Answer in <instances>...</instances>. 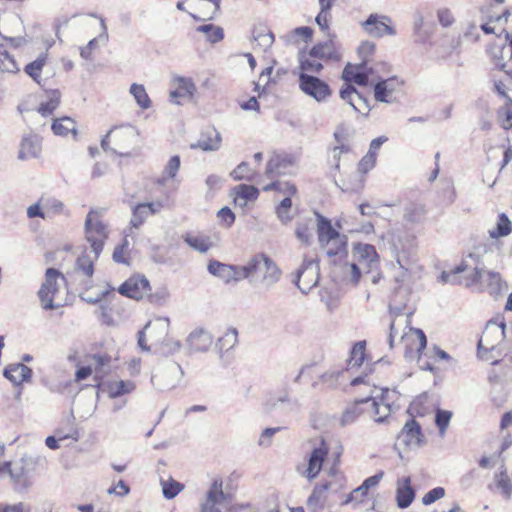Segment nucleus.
<instances>
[{
	"instance_id": "nucleus-37",
	"label": "nucleus",
	"mask_w": 512,
	"mask_h": 512,
	"mask_svg": "<svg viewBox=\"0 0 512 512\" xmlns=\"http://www.w3.org/2000/svg\"><path fill=\"white\" fill-rule=\"evenodd\" d=\"M31 375L32 370L23 363L11 364L4 370V376L15 385L29 380Z\"/></svg>"
},
{
	"instance_id": "nucleus-21",
	"label": "nucleus",
	"mask_w": 512,
	"mask_h": 512,
	"mask_svg": "<svg viewBox=\"0 0 512 512\" xmlns=\"http://www.w3.org/2000/svg\"><path fill=\"white\" fill-rule=\"evenodd\" d=\"M336 145L330 150V160L336 170H339L341 161L350 160L353 155L352 145L348 137L342 132L334 134Z\"/></svg>"
},
{
	"instance_id": "nucleus-15",
	"label": "nucleus",
	"mask_w": 512,
	"mask_h": 512,
	"mask_svg": "<svg viewBox=\"0 0 512 512\" xmlns=\"http://www.w3.org/2000/svg\"><path fill=\"white\" fill-rule=\"evenodd\" d=\"M298 82L301 91L318 102L327 100L332 94L329 84L314 75L299 74Z\"/></svg>"
},
{
	"instance_id": "nucleus-16",
	"label": "nucleus",
	"mask_w": 512,
	"mask_h": 512,
	"mask_svg": "<svg viewBox=\"0 0 512 512\" xmlns=\"http://www.w3.org/2000/svg\"><path fill=\"white\" fill-rule=\"evenodd\" d=\"M405 81L399 76H392L378 81L374 86V97L379 102H393L404 93Z\"/></svg>"
},
{
	"instance_id": "nucleus-40",
	"label": "nucleus",
	"mask_w": 512,
	"mask_h": 512,
	"mask_svg": "<svg viewBox=\"0 0 512 512\" xmlns=\"http://www.w3.org/2000/svg\"><path fill=\"white\" fill-rule=\"evenodd\" d=\"M188 342L191 348L196 351H207L213 343V337L209 332L197 329L190 333Z\"/></svg>"
},
{
	"instance_id": "nucleus-53",
	"label": "nucleus",
	"mask_w": 512,
	"mask_h": 512,
	"mask_svg": "<svg viewBox=\"0 0 512 512\" xmlns=\"http://www.w3.org/2000/svg\"><path fill=\"white\" fill-rule=\"evenodd\" d=\"M263 191H275L279 194H282L283 196H296L298 190L295 184L291 182H282L280 180H275L265 185L263 187Z\"/></svg>"
},
{
	"instance_id": "nucleus-17",
	"label": "nucleus",
	"mask_w": 512,
	"mask_h": 512,
	"mask_svg": "<svg viewBox=\"0 0 512 512\" xmlns=\"http://www.w3.org/2000/svg\"><path fill=\"white\" fill-rule=\"evenodd\" d=\"M296 163L297 158L293 154L274 153L267 162L265 174L270 179L288 174Z\"/></svg>"
},
{
	"instance_id": "nucleus-60",
	"label": "nucleus",
	"mask_w": 512,
	"mask_h": 512,
	"mask_svg": "<svg viewBox=\"0 0 512 512\" xmlns=\"http://www.w3.org/2000/svg\"><path fill=\"white\" fill-rule=\"evenodd\" d=\"M112 257L117 263L129 264L130 249L127 237H124L122 242L114 248Z\"/></svg>"
},
{
	"instance_id": "nucleus-41",
	"label": "nucleus",
	"mask_w": 512,
	"mask_h": 512,
	"mask_svg": "<svg viewBox=\"0 0 512 512\" xmlns=\"http://www.w3.org/2000/svg\"><path fill=\"white\" fill-rule=\"evenodd\" d=\"M317 233L321 246L325 243H329L330 240L339 239V237L342 236L334 229L331 221L321 215L318 216Z\"/></svg>"
},
{
	"instance_id": "nucleus-64",
	"label": "nucleus",
	"mask_w": 512,
	"mask_h": 512,
	"mask_svg": "<svg viewBox=\"0 0 512 512\" xmlns=\"http://www.w3.org/2000/svg\"><path fill=\"white\" fill-rule=\"evenodd\" d=\"M437 19L440 25L444 28L451 27L456 21L453 12L446 7L437 10Z\"/></svg>"
},
{
	"instance_id": "nucleus-33",
	"label": "nucleus",
	"mask_w": 512,
	"mask_h": 512,
	"mask_svg": "<svg viewBox=\"0 0 512 512\" xmlns=\"http://www.w3.org/2000/svg\"><path fill=\"white\" fill-rule=\"evenodd\" d=\"M323 69V62L311 50L299 54V74H316Z\"/></svg>"
},
{
	"instance_id": "nucleus-6",
	"label": "nucleus",
	"mask_w": 512,
	"mask_h": 512,
	"mask_svg": "<svg viewBox=\"0 0 512 512\" xmlns=\"http://www.w3.org/2000/svg\"><path fill=\"white\" fill-rule=\"evenodd\" d=\"M35 463L31 458L22 457L14 462L0 465V475L7 473L16 492H26L33 485Z\"/></svg>"
},
{
	"instance_id": "nucleus-5",
	"label": "nucleus",
	"mask_w": 512,
	"mask_h": 512,
	"mask_svg": "<svg viewBox=\"0 0 512 512\" xmlns=\"http://www.w3.org/2000/svg\"><path fill=\"white\" fill-rule=\"evenodd\" d=\"M104 212L103 208H92L85 219V239L95 251V256L100 255L109 236L108 226L103 219Z\"/></svg>"
},
{
	"instance_id": "nucleus-38",
	"label": "nucleus",
	"mask_w": 512,
	"mask_h": 512,
	"mask_svg": "<svg viewBox=\"0 0 512 512\" xmlns=\"http://www.w3.org/2000/svg\"><path fill=\"white\" fill-rule=\"evenodd\" d=\"M176 88L170 93V100L176 104H181V99L191 97L195 90L193 82L182 77L175 79Z\"/></svg>"
},
{
	"instance_id": "nucleus-58",
	"label": "nucleus",
	"mask_w": 512,
	"mask_h": 512,
	"mask_svg": "<svg viewBox=\"0 0 512 512\" xmlns=\"http://www.w3.org/2000/svg\"><path fill=\"white\" fill-rule=\"evenodd\" d=\"M130 93L133 95V97L135 98L137 104L142 108V109H148L150 108L151 106V100L146 92V89L143 85L141 84H132L131 87H130Z\"/></svg>"
},
{
	"instance_id": "nucleus-45",
	"label": "nucleus",
	"mask_w": 512,
	"mask_h": 512,
	"mask_svg": "<svg viewBox=\"0 0 512 512\" xmlns=\"http://www.w3.org/2000/svg\"><path fill=\"white\" fill-rule=\"evenodd\" d=\"M403 484V487L398 488L396 491L397 506L401 509L409 507L415 498V491L411 487L410 477H404Z\"/></svg>"
},
{
	"instance_id": "nucleus-59",
	"label": "nucleus",
	"mask_w": 512,
	"mask_h": 512,
	"mask_svg": "<svg viewBox=\"0 0 512 512\" xmlns=\"http://www.w3.org/2000/svg\"><path fill=\"white\" fill-rule=\"evenodd\" d=\"M197 31L204 33L206 39L211 43H217L224 38L223 29L213 24H206L197 27Z\"/></svg>"
},
{
	"instance_id": "nucleus-8",
	"label": "nucleus",
	"mask_w": 512,
	"mask_h": 512,
	"mask_svg": "<svg viewBox=\"0 0 512 512\" xmlns=\"http://www.w3.org/2000/svg\"><path fill=\"white\" fill-rule=\"evenodd\" d=\"M66 283L62 272L55 268H48L45 271L43 282L38 290V298L45 310H54L61 305L56 303L60 293L61 285Z\"/></svg>"
},
{
	"instance_id": "nucleus-57",
	"label": "nucleus",
	"mask_w": 512,
	"mask_h": 512,
	"mask_svg": "<svg viewBox=\"0 0 512 512\" xmlns=\"http://www.w3.org/2000/svg\"><path fill=\"white\" fill-rule=\"evenodd\" d=\"M510 16V11L506 9L503 11V13L497 17H490L489 20L481 25V29L485 34H495L498 37H500L502 34H500V29H497L495 23L500 22L501 20H504V23L508 21V18Z\"/></svg>"
},
{
	"instance_id": "nucleus-26",
	"label": "nucleus",
	"mask_w": 512,
	"mask_h": 512,
	"mask_svg": "<svg viewBox=\"0 0 512 512\" xmlns=\"http://www.w3.org/2000/svg\"><path fill=\"white\" fill-rule=\"evenodd\" d=\"M331 483H321L314 486L312 493L307 499L306 505L309 512H323L327 501V491Z\"/></svg>"
},
{
	"instance_id": "nucleus-52",
	"label": "nucleus",
	"mask_w": 512,
	"mask_h": 512,
	"mask_svg": "<svg viewBox=\"0 0 512 512\" xmlns=\"http://www.w3.org/2000/svg\"><path fill=\"white\" fill-rule=\"evenodd\" d=\"M19 66L14 56L5 48L4 44H0V71L6 73L19 72Z\"/></svg>"
},
{
	"instance_id": "nucleus-51",
	"label": "nucleus",
	"mask_w": 512,
	"mask_h": 512,
	"mask_svg": "<svg viewBox=\"0 0 512 512\" xmlns=\"http://www.w3.org/2000/svg\"><path fill=\"white\" fill-rule=\"evenodd\" d=\"M180 164L181 162L179 156H172L167 162L162 176L157 178L155 183L157 185H164L166 181L174 179L180 169Z\"/></svg>"
},
{
	"instance_id": "nucleus-54",
	"label": "nucleus",
	"mask_w": 512,
	"mask_h": 512,
	"mask_svg": "<svg viewBox=\"0 0 512 512\" xmlns=\"http://www.w3.org/2000/svg\"><path fill=\"white\" fill-rule=\"evenodd\" d=\"M366 359V342L359 341L351 349L348 365L352 368L360 367Z\"/></svg>"
},
{
	"instance_id": "nucleus-39",
	"label": "nucleus",
	"mask_w": 512,
	"mask_h": 512,
	"mask_svg": "<svg viewBox=\"0 0 512 512\" xmlns=\"http://www.w3.org/2000/svg\"><path fill=\"white\" fill-rule=\"evenodd\" d=\"M430 401L428 397H421L417 400H415L409 407L408 412L411 416H413V413H417L418 416H426L427 414H434V416H452V413L449 411H443L438 407H434L433 410L428 411L427 406L429 405Z\"/></svg>"
},
{
	"instance_id": "nucleus-24",
	"label": "nucleus",
	"mask_w": 512,
	"mask_h": 512,
	"mask_svg": "<svg viewBox=\"0 0 512 512\" xmlns=\"http://www.w3.org/2000/svg\"><path fill=\"white\" fill-rule=\"evenodd\" d=\"M327 454L328 447L325 445V442L322 439L320 446L314 448L308 458V466L305 472V476L308 480H313L318 476Z\"/></svg>"
},
{
	"instance_id": "nucleus-34",
	"label": "nucleus",
	"mask_w": 512,
	"mask_h": 512,
	"mask_svg": "<svg viewBox=\"0 0 512 512\" xmlns=\"http://www.w3.org/2000/svg\"><path fill=\"white\" fill-rule=\"evenodd\" d=\"M183 240L190 248L200 253H206L214 246L211 237L202 233L188 232L183 236Z\"/></svg>"
},
{
	"instance_id": "nucleus-31",
	"label": "nucleus",
	"mask_w": 512,
	"mask_h": 512,
	"mask_svg": "<svg viewBox=\"0 0 512 512\" xmlns=\"http://www.w3.org/2000/svg\"><path fill=\"white\" fill-rule=\"evenodd\" d=\"M41 150V139L36 135H30L22 139L18 157L21 160L36 158L40 155Z\"/></svg>"
},
{
	"instance_id": "nucleus-46",
	"label": "nucleus",
	"mask_w": 512,
	"mask_h": 512,
	"mask_svg": "<svg viewBox=\"0 0 512 512\" xmlns=\"http://www.w3.org/2000/svg\"><path fill=\"white\" fill-rule=\"evenodd\" d=\"M327 255L330 258L342 259L347 256V240L344 235L340 236L339 239L330 240L329 243L322 245Z\"/></svg>"
},
{
	"instance_id": "nucleus-23",
	"label": "nucleus",
	"mask_w": 512,
	"mask_h": 512,
	"mask_svg": "<svg viewBox=\"0 0 512 512\" xmlns=\"http://www.w3.org/2000/svg\"><path fill=\"white\" fill-rule=\"evenodd\" d=\"M221 0H195L190 15L196 21L212 20L220 10Z\"/></svg>"
},
{
	"instance_id": "nucleus-32",
	"label": "nucleus",
	"mask_w": 512,
	"mask_h": 512,
	"mask_svg": "<svg viewBox=\"0 0 512 512\" xmlns=\"http://www.w3.org/2000/svg\"><path fill=\"white\" fill-rule=\"evenodd\" d=\"M233 201L239 207H245L248 202L255 201L259 196V190L252 185L240 184L232 190Z\"/></svg>"
},
{
	"instance_id": "nucleus-61",
	"label": "nucleus",
	"mask_w": 512,
	"mask_h": 512,
	"mask_svg": "<svg viewBox=\"0 0 512 512\" xmlns=\"http://www.w3.org/2000/svg\"><path fill=\"white\" fill-rule=\"evenodd\" d=\"M498 118L505 130L512 128V99L507 97L504 105L498 110Z\"/></svg>"
},
{
	"instance_id": "nucleus-35",
	"label": "nucleus",
	"mask_w": 512,
	"mask_h": 512,
	"mask_svg": "<svg viewBox=\"0 0 512 512\" xmlns=\"http://www.w3.org/2000/svg\"><path fill=\"white\" fill-rule=\"evenodd\" d=\"M310 50L323 63L328 61H337L340 59L339 50L332 40L317 43Z\"/></svg>"
},
{
	"instance_id": "nucleus-11",
	"label": "nucleus",
	"mask_w": 512,
	"mask_h": 512,
	"mask_svg": "<svg viewBox=\"0 0 512 512\" xmlns=\"http://www.w3.org/2000/svg\"><path fill=\"white\" fill-rule=\"evenodd\" d=\"M229 503V495L223 491V480L216 477L200 502V512H223V508Z\"/></svg>"
},
{
	"instance_id": "nucleus-36",
	"label": "nucleus",
	"mask_w": 512,
	"mask_h": 512,
	"mask_svg": "<svg viewBox=\"0 0 512 512\" xmlns=\"http://www.w3.org/2000/svg\"><path fill=\"white\" fill-rule=\"evenodd\" d=\"M274 42V35L269 28L264 24H258L252 30V45L253 48L265 50L270 47Z\"/></svg>"
},
{
	"instance_id": "nucleus-14",
	"label": "nucleus",
	"mask_w": 512,
	"mask_h": 512,
	"mask_svg": "<svg viewBox=\"0 0 512 512\" xmlns=\"http://www.w3.org/2000/svg\"><path fill=\"white\" fill-rule=\"evenodd\" d=\"M465 285L468 287L479 285L481 290L493 295L500 293L503 281L501 275L497 272L475 268L465 280Z\"/></svg>"
},
{
	"instance_id": "nucleus-28",
	"label": "nucleus",
	"mask_w": 512,
	"mask_h": 512,
	"mask_svg": "<svg viewBox=\"0 0 512 512\" xmlns=\"http://www.w3.org/2000/svg\"><path fill=\"white\" fill-rule=\"evenodd\" d=\"M57 437L64 440L77 442L83 433V429L76 422V418H65L54 431Z\"/></svg>"
},
{
	"instance_id": "nucleus-18",
	"label": "nucleus",
	"mask_w": 512,
	"mask_h": 512,
	"mask_svg": "<svg viewBox=\"0 0 512 512\" xmlns=\"http://www.w3.org/2000/svg\"><path fill=\"white\" fill-rule=\"evenodd\" d=\"M397 441L408 448H418L424 442V435L420 424L411 418L397 435Z\"/></svg>"
},
{
	"instance_id": "nucleus-3",
	"label": "nucleus",
	"mask_w": 512,
	"mask_h": 512,
	"mask_svg": "<svg viewBox=\"0 0 512 512\" xmlns=\"http://www.w3.org/2000/svg\"><path fill=\"white\" fill-rule=\"evenodd\" d=\"M138 137L139 132L134 126L123 124L110 129L102 139L101 146L119 155H129L130 150L136 146Z\"/></svg>"
},
{
	"instance_id": "nucleus-43",
	"label": "nucleus",
	"mask_w": 512,
	"mask_h": 512,
	"mask_svg": "<svg viewBox=\"0 0 512 512\" xmlns=\"http://www.w3.org/2000/svg\"><path fill=\"white\" fill-rule=\"evenodd\" d=\"M136 385L131 380H112L106 384V392L109 397L117 398L133 392Z\"/></svg>"
},
{
	"instance_id": "nucleus-7",
	"label": "nucleus",
	"mask_w": 512,
	"mask_h": 512,
	"mask_svg": "<svg viewBox=\"0 0 512 512\" xmlns=\"http://www.w3.org/2000/svg\"><path fill=\"white\" fill-rule=\"evenodd\" d=\"M117 291L120 295L136 301L146 300L154 304L162 299L158 294L152 293L150 281L141 273L132 274L118 287Z\"/></svg>"
},
{
	"instance_id": "nucleus-42",
	"label": "nucleus",
	"mask_w": 512,
	"mask_h": 512,
	"mask_svg": "<svg viewBox=\"0 0 512 512\" xmlns=\"http://www.w3.org/2000/svg\"><path fill=\"white\" fill-rule=\"evenodd\" d=\"M221 143L220 134L215 129H207L204 131L198 142L192 145L193 148H199L204 151L216 150Z\"/></svg>"
},
{
	"instance_id": "nucleus-1",
	"label": "nucleus",
	"mask_w": 512,
	"mask_h": 512,
	"mask_svg": "<svg viewBox=\"0 0 512 512\" xmlns=\"http://www.w3.org/2000/svg\"><path fill=\"white\" fill-rule=\"evenodd\" d=\"M113 357L109 349L103 343L92 344L84 354L83 362L76 365L74 382L82 384L89 377H92L93 387L100 388L104 381V368L111 366Z\"/></svg>"
},
{
	"instance_id": "nucleus-13",
	"label": "nucleus",
	"mask_w": 512,
	"mask_h": 512,
	"mask_svg": "<svg viewBox=\"0 0 512 512\" xmlns=\"http://www.w3.org/2000/svg\"><path fill=\"white\" fill-rule=\"evenodd\" d=\"M404 356L409 361H419L427 346L425 333L419 328L409 327L401 337Z\"/></svg>"
},
{
	"instance_id": "nucleus-9",
	"label": "nucleus",
	"mask_w": 512,
	"mask_h": 512,
	"mask_svg": "<svg viewBox=\"0 0 512 512\" xmlns=\"http://www.w3.org/2000/svg\"><path fill=\"white\" fill-rule=\"evenodd\" d=\"M169 333V321L156 319L149 321L138 334V345L142 351L149 352L153 347L165 344Z\"/></svg>"
},
{
	"instance_id": "nucleus-12",
	"label": "nucleus",
	"mask_w": 512,
	"mask_h": 512,
	"mask_svg": "<svg viewBox=\"0 0 512 512\" xmlns=\"http://www.w3.org/2000/svg\"><path fill=\"white\" fill-rule=\"evenodd\" d=\"M347 413L351 416H390L393 412L391 407L385 403L384 399L366 397L364 399L355 400L347 409Z\"/></svg>"
},
{
	"instance_id": "nucleus-30",
	"label": "nucleus",
	"mask_w": 512,
	"mask_h": 512,
	"mask_svg": "<svg viewBox=\"0 0 512 512\" xmlns=\"http://www.w3.org/2000/svg\"><path fill=\"white\" fill-rule=\"evenodd\" d=\"M62 93L59 89L45 91V99L37 107V112L43 117L52 115L61 103Z\"/></svg>"
},
{
	"instance_id": "nucleus-47",
	"label": "nucleus",
	"mask_w": 512,
	"mask_h": 512,
	"mask_svg": "<svg viewBox=\"0 0 512 512\" xmlns=\"http://www.w3.org/2000/svg\"><path fill=\"white\" fill-rule=\"evenodd\" d=\"M51 129L57 136L66 137L69 134H76V122L74 119L63 116L53 120Z\"/></svg>"
},
{
	"instance_id": "nucleus-56",
	"label": "nucleus",
	"mask_w": 512,
	"mask_h": 512,
	"mask_svg": "<svg viewBox=\"0 0 512 512\" xmlns=\"http://www.w3.org/2000/svg\"><path fill=\"white\" fill-rule=\"evenodd\" d=\"M383 476L384 472L380 471L377 474L366 478L359 487L354 489V492L357 493L360 498L359 502H362V499L367 496L370 488L376 487L379 484Z\"/></svg>"
},
{
	"instance_id": "nucleus-20",
	"label": "nucleus",
	"mask_w": 512,
	"mask_h": 512,
	"mask_svg": "<svg viewBox=\"0 0 512 512\" xmlns=\"http://www.w3.org/2000/svg\"><path fill=\"white\" fill-rule=\"evenodd\" d=\"M164 207L162 201L139 203L132 209V216L130 219V229H138L141 227L148 217L159 213Z\"/></svg>"
},
{
	"instance_id": "nucleus-29",
	"label": "nucleus",
	"mask_w": 512,
	"mask_h": 512,
	"mask_svg": "<svg viewBox=\"0 0 512 512\" xmlns=\"http://www.w3.org/2000/svg\"><path fill=\"white\" fill-rule=\"evenodd\" d=\"M365 65L347 64L342 72V79L347 83H355L359 86H367L369 83V73L364 68Z\"/></svg>"
},
{
	"instance_id": "nucleus-19",
	"label": "nucleus",
	"mask_w": 512,
	"mask_h": 512,
	"mask_svg": "<svg viewBox=\"0 0 512 512\" xmlns=\"http://www.w3.org/2000/svg\"><path fill=\"white\" fill-rule=\"evenodd\" d=\"M363 28L369 35L377 38L396 34L391 19L387 16L371 14L363 23Z\"/></svg>"
},
{
	"instance_id": "nucleus-48",
	"label": "nucleus",
	"mask_w": 512,
	"mask_h": 512,
	"mask_svg": "<svg viewBox=\"0 0 512 512\" xmlns=\"http://www.w3.org/2000/svg\"><path fill=\"white\" fill-rule=\"evenodd\" d=\"M427 214V209L423 204L412 203L404 211V221L410 225L422 223Z\"/></svg>"
},
{
	"instance_id": "nucleus-50",
	"label": "nucleus",
	"mask_w": 512,
	"mask_h": 512,
	"mask_svg": "<svg viewBox=\"0 0 512 512\" xmlns=\"http://www.w3.org/2000/svg\"><path fill=\"white\" fill-rule=\"evenodd\" d=\"M512 232V222L505 213H500L497 216L496 225L489 231V236L492 239H499L508 236Z\"/></svg>"
},
{
	"instance_id": "nucleus-27",
	"label": "nucleus",
	"mask_w": 512,
	"mask_h": 512,
	"mask_svg": "<svg viewBox=\"0 0 512 512\" xmlns=\"http://www.w3.org/2000/svg\"><path fill=\"white\" fill-rule=\"evenodd\" d=\"M377 157L372 153H367L358 163V172L361 174V177L357 180V183L353 186H350L346 183L342 184L343 191H359L364 187V176L371 171L376 165Z\"/></svg>"
},
{
	"instance_id": "nucleus-2",
	"label": "nucleus",
	"mask_w": 512,
	"mask_h": 512,
	"mask_svg": "<svg viewBox=\"0 0 512 512\" xmlns=\"http://www.w3.org/2000/svg\"><path fill=\"white\" fill-rule=\"evenodd\" d=\"M505 319L503 315H497L489 320L478 342V357L492 364L498 362L499 345L505 338Z\"/></svg>"
},
{
	"instance_id": "nucleus-4",
	"label": "nucleus",
	"mask_w": 512,
	"mask_h": 512,
	"mask_svg": "<svg viewBox=\"0 0 512 512\" xmlns=\"http://www.w3.org/2000/svg\"><path fill=\"white\" fill-rule=\"evenodd\" d=\"M352 254L355 262L350 264L351 283L357 285L361 279L362 272L370 273L379 268L380 256L376 248L367 243H354Z\"/></svg>"
},
{
	"instance_id": "nucleus-55",
	"label": "nucleus",
	"mask_w": 512,
	"mask_h": 512,
	"mask_svg": "<svg viewBox=\"0 0 512 512\" xmlns=\"http://www.w3.org/2000/svg\"><path fill=\"white\" fill-rule=\"evenodd\" d=\"M160 483L163 496L168 500L175 498L184 489V485L173 478L168 480L161 479Z\"/></svg>"
},
{
	"instance_id": "nucleus-25",
	"label": "nucleus",
	"mask_w": 512,
	"mask_h": 512,
	"mask_svg": "<svg viewBox=\"0 0 512 512\" xmlns=\"http://www.w3.org/2000/svg\"><path fill=\"white\" fill-rule=\"evenodd\" d=\"M242 266H233L221 263L217 260H210L208 263V271L220 278L225 282L239 281L245 279L241 276L240 270Z\"/></svg>"
},
{
	"instance_id": "nucleus-62",
	"label": "nucleus",
	"mask_w": 512,
	"mask_h": 512,
	"mask_svg": "<svg viewBox=\"0 0 512 512\" xmlns=\"http://www.w3.org/2000/svg\"><path fill=\"white\" fill-rule=\"evenodd\" d=\"M238 342V332L234 328L228 329L222 337L218 339V346L221 350L228 351Z\"/></svg>"
},
{
	"instance_id": "nucleus-49",
	"label": "nucleus",
	"mask_w": 512,
	"mask_h": 512,
	"mask_svg": "<svg viewBox=\"0 0 512 512\" xmlns=\"http://www.w3.org/2000/svg\"><path fill=\"white\" fill-rule=\"evenodd\" d=\"M48 63V54L43 53L37 59L28 63L24 67V72L31 77L36 83H40L43 68Z\"/></svg>"
},
{
	"instance_id": "nucleus-22",
	"label": "nucleus",
	"mask_w": 512,
	"mask_h": 512,
	"mask_svg": "<svg viewBox=\"0 0 512 512\" xmlns=\"http://www.w3.org/2000/svg\"><path fill=\"white\" fill-rule=\"evenodd\" d=\"M319 281V267L317 263L308 262L297 272L295 283L303 292H309Z\"/></svg>"
},
{
	"instance_id": "nucleus-10",
	"label": "nucleus",
	"mask_w": 512,
	"mask_h": 512,
	"mask_svg": "<svg viewBox=\"0 0 512 512\" xmlns=\"http://www.w3.org/2000/svg\"><path fill=\"white\" fill-rule=\"evenodd\" d=\"M240 273L244 278L258 275L269 282L277 281L280 276L277 265L264 254L252 257L246 265L241 267Z\"/></svg>"
},
{
	"instance_id": "nucleus-44",
	"label": "nucleus",
	"mask_w": 512,
	"mask_h": 512,
	"mask_svg": "<svg viewBox=\"0 0 512 512\" xmlns=\"http://www.w3.org/2000/svg\"><path fill=\"white\" fill-rule=\"evenodd\" d=\"M99 256H95V251L88 252L84 250L76 260V269L85 277L91 278L94 273V263Z\"/></svg>"
},
{
	"instance_id": "nucleus-63",
	"label": "nucleus",
	"mask_w": 512,
	"mask_h": 512,
	"mask_svg": "<svg viewBox=\"0 0 512 512\" xmlns=\"http://www.w3.org/2000/svg\"><path fill=\"white\" fill-rule=\"evenodd\" d=\"M231 176L235 180H251L255 176V172L247 162H242L232 171Z\"/></svg>"
}]
</instances>
